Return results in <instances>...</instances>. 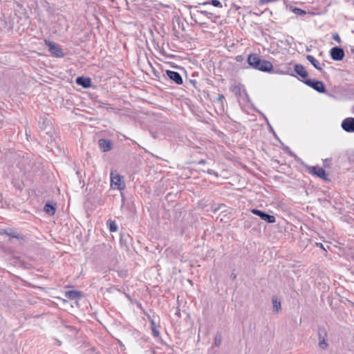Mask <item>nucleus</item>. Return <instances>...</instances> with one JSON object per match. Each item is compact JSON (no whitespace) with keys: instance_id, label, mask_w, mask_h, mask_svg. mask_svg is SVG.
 I'll list each match as a JSON object with an SVG mask.
<instances>
[{"instance_id":"39448f33","label":"nucleus","mask_w":354,"mask_h":354,"mask_svg":"<svg viewBox=\"0 0 354 354\" xmlns=\"http://www.w3.org/2000/svg\"><path fill=\"white\" fill-rule=\"evenodd\" d=\"M251 212L254 214L259 216L262 220L266 221L268 223H274L276 221V218L272 215H269L259 209H251Z\"/></svg>"},{"instance_id":"6ab92c4d","label":"nucleus","mask_w":354,"mask_h":354,"mask_svg":"<svg viewBox=\"0 0 354 354\" xmlns=\"http://www.w3.org/2000/svg\"><path fill=\"white\" fill-rule=\"evenodd\" d=\"M272 304H273V308L276 311H279V310L281 308V302L280 301H278L276 298L272 299Z\"/></svg>"},{"instance_id":"2eb2a0df","label":"nucleus","mask_w":354,"mask_h":354,"mask_svg":"<svg viewBox=\"0 0 354 354\" xmlns=\"http://www.w3.org/2000/svg\"><path fill=\"white\" fill-rule=\"evenodd\" d=\"M10 232H8V230H5L3 233L11 236L13 238H16L17 239H24V236L23 235H21L16 232L13 231L12 230H10Z\"/></svg>"},{"instance_id":"412c9836","label":"nucleus","mask_w":354,"mask_h":354,"mask_svg":"<svg viewBox=\"0 0 354 354\" xmlns=\"http://www.w3.org/2000/svg\"><path fill=\"white\" fill-rule=\"evenodd\" d=\"M209 3H205L204 5H206V4H208ZM210 4H212L213 6L214 7H217V8H222L223 6L221 4V3L218 1V0H212L211 3H209Z\"/></svg>"},{"instance_id":"bb28decb","label":"nucleus","mask_w":354,"mask_h":354,"mask_svg":"<svg viewBox=\"0 0 354 354\" xmlns=\"http://www.w3.org/2000/svg\"><path fill=\"white\" fill-rule=\"evenodd\" d=\"M236 60L237 62H241L243 60V57L241 55H238L236 57Z\"/></svg>"},{"instance_id":"7ed1b4c3","label":"nucleus","mask_w":354,"mask_h":354,"mask_svg":"<svg viewBox=\"0 0 354 354\" xmlns=\"http://www.w3.org/2000/svg\"><path fill=\"white\" fill-rule=\"evenodd\" d=\"M45 44L48 47L49 51L53 57H63L64 56L63 50L59 45L46 39L45 40Z\"/></svg>"},{"instance_id":"9b49d317","label":"nucleus","mask_w":354,"mask_h":354,"mask_svg":"<svg viewBox=\"0 0 354 354\" xmlns=\"http://www.w3.org/2000/svg\"><path fill=\"white\" fill-rule=\"evenodd\" d=\"M76 83L82 86L84 88H89L91 86V80L88 77H78L76 79Z\"/></svg>"},{"instance_id":"f3484780","label":"nucleus","mask_w":354,"mask_h":354,"mask_svg":"<svg viewBox=\"0 0 354 354\" xmlns=\"http://www.w3.org/2000/svg\"><path fill=\"white\" fill-rule=\"evenodd\" d=\"M151 330H152L153 335L156 337H158L160 335V333H159L158 326H156V324H155L153 320L151 321Z\"/></svg>"},{"instance_id":"4be33fe9","label":"nucleus","mask_w":354,"mask_h":354,"mask_svg":"<svg viewBox=\"0 0 354 354\" xmlns=\"http://www.w3.org/2000/svg\"><path fill=\"white\" fill-rule=\"evenodd\" d=\"M277 0H259L261 4H268L277 1Z\"/></svg>"},{"instance_id":"f03ea898","label":"nucleus","mask_w":354,"mask_h":354,"mask_svg":"<svg viewBox=\"0 0 354 354\" xmlns=\"http://www.w3.org/2000/svg\"><path fill=\"white\" fill-rule=\"evenodd\" d=\"M111 186L114 189L123 190L125 188V183L122 176L112 171L111 173Z\"/></svg>"},{"instance_id":"dca6fc26","label":"nucleus","mask_w":354,"mask_h":354,"mask_svg":"<svg viewBox=\"0 0 354 354\" xmlns=\"http://www.w3.org/2000/svg\"><path fill=\"white\" fill-rule=\"evenodd\" d=\"M44 211L50 215H53L55 213V208L52 205L48 203L46 204L44 206Z\"/></svg>"},{"instance_id":"c85d7f7f","label":"nucleus","mask_w":354,"mask_h":354,"mask_svg":"<svg viewBox=\"0 0 354 354\" xmlns=\"http://www.w3.org/2000/svg\"><path fill=\"white\" fill-rule=\"evenodd\" d=\"M206 163V160L203 159V160H201L199 162H198V164L199 165H204Z\"/></svg>"},{"instance_id":"393cba45","label":"nucleus","mask_w":354,"mask_h":354,"mask_svg":"<svg viewBox=\"0 0 354 354\" xmlns=\"http://www.w3.org/2000/svg\"><path fill=\"white\" fill-rule=\"evenodd\" d=\"M207 173H208V174H213V175H214V176H217V177L218 176V173H217V172H216V171H214V170H212V169H208V170H207Z\"/></svg>"},{"instance_id":"9d476101","label":"nucleus","mask_w":354,"mask_h":354,"mask_svg":"<svg viewBox=\"0 0 354 354\" xmlns=\"http://www.w3.org/2000/svg\"><path fill=\"white\" fill-rule=\"evenodd\" d=\"M98 145L100 149L103 152H106L112 149V143L109 140L107 139H100L98 141Z\"/></svg>"},{"instance_id":"20e7f679","label":"nucleus","mask_w":354,"mask_h":354,"mask_svg":"<svg viewBox=\"0 0 354 354\" xmlns=\"http://www.w3.org/2000/svg\"><path fill=\"white\" fill-rule=\"evenodd\" d=\"M307 171L310 174L317 176L325 181L329 180L328 174L322 167L318 166H310L307 167Z\"/></svg>"},{"instance_id":"b1692460","label":"nucleus","mask_w":354,"mask_h":354,"mask_svg":"<svg viewBox=\"0 0 354 354\" xmlns=\"http://www.w3.org/2000/svg\"><path fill=\"white\" fill-rule=\"evenodd\" d=\"M333 39L336 41L337 42L339 43L341 41V39H340V37L339 36L338 34L335 33V34H333Z\"/></svg>"},{"instance_id":"423d86ee","label":"nucleus","mask_w":354,"mask_h":354,"mask_svg":"<svg viewBox=\"0 0 354 354\" xmlns=\"http://www.w3.org/2000/svg\"><path fill=\"white\" fill-rule=\"evenodd\" d=\"M304 83L319 93H324L326 91L325 86L321 81L306 80Z\"/></svg>"},{"instance_id":"6e6552de","label":"nucleus","mask_w":354,"mask_h":354,"mask_svg":"<svg viewBox=\"0 0 354 354\" xmlns=\"http://www.w3.org/2000/svg\"><path fill=\"white\" fill-rule=\"evenodd\" d=\"M342 129L347 132H354V118H347L342 122Z\"/></svg>"},{"instance_id":"f257e3e1","label":"nucleus","mask_w":354,"mask_h":354,"mask_svg":"<svg viewBox=\"0 0 354 354\" xmlns=\"http://www.w3.org/2000/svg\"><path fill=\"white\" fill-rule=\"evenodd\" d=\"M247 62L250 66L255 70L262 72L270 73L273 71V64L271 62L261 59L257 53H251L247 58Z\"/></svg>"},{"instance_id":"f8f14e48","label":"nucleus","mask_w":354,"mask_h":354,"mask_svg":"<svg viewBox=\"0 0 354 354\" xmlns=\"http://www.w3.org/2000/svg\"><path fill=\"white\" fill-rule=\"evenodd\" d=\"M295 71L299 75L301 76L302 78L305 79L308 76V73L306 70V68L302 66V65H300V64H296L295 66Z\"/></svg>"},{"instance_id":"4468645a","label":"nucleus","mask_w":354,"mask_h":354,"mask_svg":"<svg viewBox=\"0 0 354 354\" xmlns=\"http://www.w3.org/2000/svg\"><path fill=\"white\" fill-rule=\"evenodd\" d=\"M307 59L319 71H322V68L320 63L313 55H307Z\"/></svg>"},{"instance_id":"a211bd4d","label":"nucleus","mask_w":354,"mask_h":354,"mask_svg":"<svg viewBox=\"0 0 354 354\" xmlns=\"http://www.w3.org/2000/svg\"><path fill=\"white\" fill-rule=\"evenodd\" d=\"M230 91L234 93L236 96L241 95V86L239 85H232L230 87Z\"/></svg>"},{"instance_id":"0eeeda50","label":"nucleus","mask_w":354,"mask_h":354,"mask_svg":"<svg viewBox=\"0 0 354 354\" xmlns=\"http://www.w3.org/2000/svg\"><path fill=\"white\" fill-rule=\"evenodd\" d=\"M330 57L333 60L341 61L344 57V51L339 47H333L330 50Z\"/></svg>"},{"instance_id":"1a4fd4ad","label":"nucleus","mask_w":354,"mask_h":354,"mask_svg":"<svg viewBox=\"0 0 354 354\" xmlns=\"http://www.w3.org/2000/svg\"><path fill=\"white\" fill-rule=\"evenodd\" d=\"M166 73L169 79L177 84L181 85L183 83V78L179 73L169 70H167Z\"/></svg>"},{"instance_id":"a878e982","label":"nucleus","mask_w":354,"mask_h":354,"mask_svg":"<svg viewBox=\"0 0 354 354\" xmlns=\"http://www.w3.org/2000/svg\"><path fill=\"white\" fill-rule=\"evenodd\" d=\"M319 346L322 347V348H325L326 346V344L325 342V340L323 339L322 341L319 342Z\"/></svg>"},{"instance_id":"5701e85b","label":"nucleus","mask_w":354,"mask_h":354,"mask_svg":"<svg viewBox=\"0 0 354 354\" xmlns=\"http://www.w3.org/2000/svg\"><path fill=\"white\" fill-rule=\"evenodd\" d=\"M295 12L300 15H304L306 14V11L300 8L295 9Z\"/></svg>"},{"instance_id":"ddd939ff","label":"nucleus","mask_w":354,"mask_h":354,"mask_svg":"<svg viewBox=\"0 0 354 354\" xmlns=\"http://www.w3.org/2000/svg\"><path fill=\"white\" fill-rule=\"evenodd\" d=\"M65 296L69 299H75L80 298L82 297V294L80 291L70 290V291H66L65 292Z\"/></svg>"},{"instance_id":"aec40b11","label":"nucleus","mask_w":354,"mask_h":354,"mask_svg":"<svg viewBox=\"0 0 354 354\" xmlns=\"http://www.w3.org/2000/svg\"><path fill=\"white\" fill-rule=\"evenodd\" d=\"M109 230L111 232H114L118 230V227L114 221H110L109 222Z\"/></svg>"},{"instance_id":"cd10ccee","label":"nucleus","mask_w":354,"mask_h":354,"mask_svg":"<svg viewBox=\"0 0 354 354\" xmlns=\"http://www.w3.org/2000/svg\"><path fill=\"white\" fill-rule=\"evenodd\" d=\"M223 99H224V96H223V95H220L218 97V101L222 102Z\"/></svg>"}]
</instances>
